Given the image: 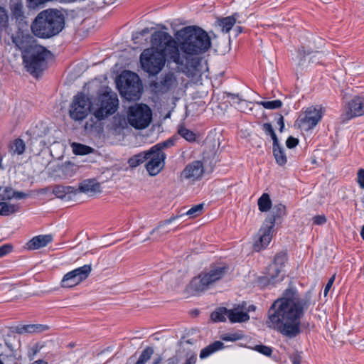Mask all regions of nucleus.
Here are the masks:
<instances>
[{"label":"nucleus","instance_id":"nucleus-49","mask_svg":"<svg viewBox=\"0 0 364 364\" xmlns=\"http://www.w3.org/2000/svg\"><path fill=\"white\" fill-rule=\"evenodd\" d=\"M13 246L11 244H5L0 246V258L11 252Z\"/></svg>","mask_w":364,"mask_h":364},{"label":"nucleus","instance_id":"nucleus-3","mask_svg":"<svg viewBox=\"0 0 364 364\" xmlns=\"http://www.w3.org/2000/svg\"><path fill=\"white\" fill-rule=\"evenodd\" d=\"M175 40L181 58L183 59V65L196 68L198 60L195 56L205 53L211 46V39L208 33L197 26H186L178 31Z\"/></svg>","mask_w":364,"mask_h":364},{"label":"nucleus","instance_id":"nucleus-4","mask_svg":"<svg viewBox=\"0 0 364 364\" xmlns=\"http://www.w3.org/2000/svg\"><path fill=\"white\" fill-rule=\"evenodd\" d=\"M65 19L62 11L55 9L41 11L34 18L31 29L33 34L41 39L58 36L65 28Z\"/></svg>","mask_w":364,"mask_h":364},{"label":"nucleus","instance_id":"nucleus-42","mask_svg":"<svg viewBox=\"0 0 364 364\" xmlns=\"http://www.w3.org/2000/svg\"><path fill=\"white\" fill-rule=\"evenodd\" d=\"M259 105H262L267 109H276L280 108L283 103L280 100H275L272 101H261L258 102Z\"/></svg>","mask_w":364,"mask_h":364},{"label":"nucleus","instance_id":"nucleus-54","mask_svg":"<svg viewBox=\"0 0 364 364\" xmlns=\"http://www.w3.org/2000/svg\"><path fill=\"white\" fill-rule=\"evenodd\" d=\"M149 32V28H145L142 29L141 31L136 32V33H134L133 36H132V39L134 41H136L140 36H144L145 35L148 34Z\"/></svg>","mask_w":364,"mask_h":364},{"label":"nucleus","instance_id":"nucleus-34","mask_svg":"<svg viewBox=\"0 0 364 364\" xmlns=\"http://www.w3.org/2000/svg\"><path fill=\"white\" fill-rule=\"evenodd\" d=\"M259 210L264 213L267 212L271 209L272 200L268 193H264L258 199L257 201Z\"/></svg>","mask_w":364,"mask_h":364},{"label":"nucleus","instance_id":"nucleus-58","mask_svg":"<svg viewBox=\"0 0 364 364\" xmlns=\"http://www.w3.org/2000/svg\"><path fill=\"white\" fill-rule=\"evenodd\" d=\"M165 364H178V358L177 356H172L166 360Z\"/></svg>","mask_w":364,"mask_h":364},{"label":"nucleus","instance_id":"nucleus-11","mask_svg":"<svg viewBox=\"0 0 364 364\" xmlns=\"http://www.w3.org/2000/svg\"><path fill=\"white\" fill-rule=\"evenodd\" d=\"M91 271L92 265L85 264L66 273L60 282L61 287L72 288L78 285L89 277Z\"/></svg>","mask_w":364,"mask_h":364},{"label":"nucleus","instance_id":"nucleus-47","mask_svg":"<svg viewBox=\"0 0 364 364\" xmlns=\"http://www.w3.org/2000/svg\"><path fill=\"white\" fill-rule=\"evenodd\" d=\"M114 125L117 128H124L127 126V120L124 117H114Z\"/></svg>","mask_w":364,"mask_h":364},{"label":"nucleus","instance_id":"nucleus-9","mask_svg":"<svg viewBox=\"0 0 364 364\" xmlns=\"http://www.w3.org/2000/svg\"><path fill=\"white\" fill-rule=\"evenodd\" d=\"M98 107L94 112L95 117L101 121L115 113L119 107V100L116 93L105 91L98 97Z\"/></svg>","mask_w":364,"mask_h":364},{"label":"nucleus","instance_id":"nucleus-62","mask_svg":"<svg viewBox=\"0 0 364 364\" xmlns=\"http://www.w3.org/2000/svg\"><path fill=\"white\" fill-rule=\"evenodd\" d=\"M31 364H48V362H46L44 360L39 359V360H37L34 361Z\"/></svg>","mask_w":364,"mask_h":364},{"label":"nucleus","instance_id":"nucleus-37","mask_svg":"<svg viewBox=\"0 0 364 364\" xmlns=\"http://www.w3.org/2000/svg\"><path fill=\"white\" fill-rule=\"evenodd\" d=\"M176 139H177V138L176 136H171L164 141L159 142V143L154 145L153 146H151V148L154 151L155 150L159 152H164L163 150L164 149H168V148H170V147L174 146L175 143L176 141Z\"/></svg>","mask_w":364,"mask_h":364},{"label":"nucleus","instance_id":"nucleus-13","mask_svg":"<svg viewBox=\"0 0 364 364\" xmlns=\"http://www.w3.org/2000/svg\"><path fill=\"white\" fill-rule=\"evenodd\" d=\"M151 147L149 149L148 161L146 164V169L150 176H156L164 167L166 154L164 152H159Z\"/></svg>","mask_w":364,"mask_h":364},{"label":"nucleus","instance_id":"nucleus-57","mask_svg":"<svg viewBox=\"0 0 364 364\" xmlns=\"http://www.w3.org/2000/svg\"><path fill=\"white\" fill-rule=\"evenodd\" d=\"M334 279H335V277H332L331 278L329 279V280L328 281L326 287H325V289H324V295L326 296L328 291L330 290V289L331 288L332 285H333V283L334 282Z\"/></svg>","mask_w":364,"mask_h":364},{"label":"nucleus","instance_id":"nucleus-20","mask_svg":"<svg viewBox=\"0 0 364 364\" xmlns=\"http://www.w3.org/2000/svg\"><path fill=\"white\" fill-rule=\"evenodd\" d=\"M52 193L58 198L69 201L78 193V190L70 186L55 185Z\"/></svg>","mask_w":364,"mask_h":364},{"label":"nucleus","instance_id":"nucleus-35","mask_svg":"<svg viewBox=\"0 0 364 364\" xmlns=\"http://www.w3.org/2000/svg\"><path fill=\"white\" fill-rule=\"evenodd\" d=\"M19 209V206L15 204H9L6 202H0V215L9 216L16 213Z\"/></svg>","mask_w":364,"mask_h":364},{"label":"nucleus","instance_id":"nucleus-43","mask_svg":"<svg viewBox=\"0 0 364 364\" xmlns=\"http://www.w3.org/2000/svg\"><path fill=\"white\" fill-rule=\"evenodd\" d=\"M14 198V189L11 187H0V199L9 200Z\"/></svg>","mask_w":364,"mask_h":364},{"label":"nucleus","instance_id":"nucleus-38","mask_svg":"<svg viewBox=\"0 0 364 364\" xmlns=\"http://www.w3.org/2000/svg\"><path fill=\"white\" fill-rule=\"evenodd\" d=\"M72 147L73 153L76 155H87L93 151L90 146L79 143H73Z\"/></svg>","mask_w":364,"mask_h":364},{"label":"nucleus","instance_id":"nucleus-31","mask_svg":"<svg viewBox=\"0 0 364 364\" xmlns=\"http://www.w3.org/2000/svg\"><path fill=\"white\" fill-rule=\"evenodd\" d=\"M10 10L12 17L16 20H21L24 17L23 6L21 0L11 1Z\"/></svg>","mask_w":364,"mask_h":364},{"label":"nucleus","instance_id":"nucleus-30","mask_svg":"<svg viewBox=\"0 0 364 364\" xmlns=\"http://www.w3.org/2000/svg\"><path fill=\"white\" fill-rule=\"evenodd\" d=\"M272 153L275 159L276 163L281 166H284L287 162V158L283 146L277 142V144H273L272 145Z\"/></svg>","mask_w":364,"mask_h":364},{"label":"nucleus","instance_id":"nucleus-1","mask_svg":"<svg viewBox=\"0 0 364 364\" xmlns=\"http://www.w3.org/2000/svg\"><path fill=\"white\" fill-rule=\"evenodd\" d=\"M310 305V296L301 297L296 287H288L271 304L267 324L284 336L294 338L301 333V318Z\"/></svg>","mask_w":364,"mask_h":364},{"label":"nucleus","instance_id":"nucleus-25","mask_svg":"<svg viewBox=\"0 0 364 364\" xmlns=\"http://www.w3.org/2000/svg\"><path fill=\"white\" fill-rule=\"evenodd\" d=\"M287 261V254L286 252L282 251L275 255L274 261L268 267L269 270L276 274L281 275V271L283 265Z\"/></svg>","mask_w":364,"mask_h":364},{"label":"nucleus","instance_id":"nucleus-6","mask_svg":"<svg viewBox=\"0 0 364 364\" xmlns=\"http://www.w3.org/2000/svg\"><path fill=\"white\" fill-rule=\"evenodd\" d=\"M228 270L229 267L226 264H212L209 269L203 270L191 280L189 289L194 294L203 292L210 285L223 279Z\"/></svg>","mask_w":364,"mask_h":364},{"label":"nucleus","instance_id":"nucleus-32","mask_svg":"<svg viewBox=\"0 0 364 364\" xmlns=\"http://www.w3.org/2000/svg\"><path fill=\"white\" fill-rule=\"evenodd\" d=\"M177 133L189 143L196 141V134L192 130L186 128L183 124H181L178 127Z\"/></svg>","mask_w":364,"mask_h":364},{"label":"nucleus","instance_id":"nucleus-19","mask_svg":"<svg viewBox=\"0 0 364 364\" xmlns=\"http://www.w3.org/2000/svg\"><path fill=\"white\" fill-rule=\"evenodd\" d=\"M311 55L309 59V63L318 64L322 61L323 53L319 51H312L306 50L304 46H301L298 50L299 65L301 66L304 65L306 57Z\"/></svg>","mask_w":364,"mask_h":364},{"label":"nucleus","instance_id":"nucleus-2","mask_svg":"<svg viewBox=\"0 0 364 364\" xmlns=\"http://www.w3.org/2000/svg\"><path fill=\"white\" fill-rule=\"evenodd\" d=\"M151 47L144 49L140 55V63L144 71L156 75L164 67L166 60L183 65L177 43L167 32L156 31L151 34Z\"/></svg>","mask_w":364,"mask_h":364},{"label":"nucleus","instance_id":"nucleus-23","mask_svg":"<svg viewBox=\"0 0 364 364\" xmlns=\"http://www.w3.org/2000/svg\"><path fill=\"white\" fill-rule=\"evenodd\" d=\"M53 240L50 235H40L33 237L26 243V249L28 250H36L47 246Z\"/></svg>","mask_w":364,"mask_h":364},{"label":"nucleus","instance_id":"nucleus-45","mask_svg":"<svg viewBox=\"0 0 364 364\" xmlns=\"http://www.w3.org/2000/svg\"><path fill=\"white\" fill-rule=\"evenodd\" d=\"M252 349L265 356H270L272 353V348L262 344L256 345Z\"/></svg>","mask_w":364,"mask_h":364},{"label":"nucleus","instance_id":"nucleus-8","mask_svg":"<svg viewBox=\"0 0 364 364\" xmlns=\"http://www.w3.org/2000/svg\"><path fill=\"white\" fill-rule=\"evenodd\" d=\"M152 120V111L146 104H136L129 108L127 121L136 129L148 127Z\"/></svg>","mask_w":364,"mask_h":364},{"label":"nucleus","instance_id":"nucleus-21","mask_svg":"<svg viewBox=\"0 0 364 364\" xmlns=\"http://www.w3.org/2000/svg\"><path fill=\"white\" fill-rule=\"evenodd\" d=\"M78 193H84L92 196L102 191L101 184L95 179H87L82 181L78 188Z\"/></svg>","mask_w":364,"mask_h":364},{"label":"nucleus","instance_id":"nucleus-55","mask_svg":"<svg viewBox=\"0 0 364 364\" xmlns=\"http://www.w3.org/2000/svg\"><path fill=\"white\" fill-rule=\"evenodd\" d=\"M40 348L38 345H35L31 348V351L28 352V357L31 360H32L34 356L39 352Z\"/></svg>","mask_w":364,"mask_h":364},{"label":"nucleus","instance_id":"nucleus-22","mask_svg":"<svg viewBox=\"0 0 364 364\" xmlns=\"http://www.w3.org/2000/svg\"><path fill=\"white\" fill-rule=\"evenodd\" d=\"M284 279V275H276L273 272L267 267L265 275L259 277L257 279V284L261 288H265L269 285H275Z\"/></svg>","mask_w":364,"mask_h":364},{"label":"nucleus","instance_id":"nucleus-28","mask_svg":"<svg viewBox=\"0 0 364 364\" xmlns=\"http://www.w3.org/2000/svg\"><path fill=\"white\" fill-rule=\"evenodd\" d=\"M225 348V345L222 341H216L209 344L200 352V358L205 359L214 353Z\"/></svg>","mask_w":364,"mask_h":364},{"label":"nucleus","instance_id":"nucleus-61","mask_svg":"<svg viewBox=\"0 0 364 364\" xmlns=\"http://www.w3.org/2000/svg\"><path fill=\"white\" fill-rule=\"evenodd\" d=\"M243 31V28L240 26H237L234 28V32H235V36H238L240 33H241Z\"/></svg>","mask_w":364,"mask_h":364},{"label":"nucleus","instance_id":"nucleus-64","mask_svg":"<svg viewBox=\"0 0 364 364\" xmlns=\"http://www.w3.org/2000/svg\"><path fill=\"white\" fill-rule=\"evenodd\" d=\"M76 346V343L74 342H70L68 344V347L69 348H74Z\"/></svg>","mask_w":364,"mask_h":364},{"label":"nucleus","instance_id":"nucleus-36","mask_svg":"<svg viewBox=\"0 0 364 364\" xmlns=\"http://www.w3.org/2000/svg\"><path fill=\"white\" fill-rule=\"evenodd\" d=\"M228 309L225 307L218 308L210 314V318L214 322H224L228 318Z\"/></svg>","mask_w":364,"mask_h":364},{"label":"nucleus","instance_id":"nucleus-44","mask_svg":"<svg viewBox=\"0 0 364 364\" xmlns=\"http://www.w3.org/2000/svg\"><path fill=\"white\" fill-rule=\"evenodd\" d=\"M262 130L264 132L266 135H269L273 141V144H277L279 141L277 136L270 123H264L262 125Z\"/></svg>","mask_w":364,"mask_h":364},{"label":"nucleus","instance_id":"nucleus-60","mask_svg":"<svg viewBox=\"0 0 364 364\" xmlns=\"http://www.w3.org/2000/svg\"><path fill=\"white\" fill-rule=\"evenodd\" d=\"M163 357L161 355H158L153 360L152 364H161Z\"/></svg>","mask_w":364,"mask_h":364},{"label":"nucleus","instance_id":"nucleus-50","mask_svg":"<svg viewBox=\"0 0 364 364\" xmlns=\"http://www.w3.org/2000/svg\"><path fill=\"white\" fill-rule=\"evenodd\" d=\"M357 182L360 188L364 189V169L360 168L357 173Z\"/></svg>","mask_w":364,"mask_h":364},{"label":"nucleus","instance_id":"nucleus-33","mask_svg":"<svg viewBox=\"0 0 364 364\" xmlns=\"http://www.w3.org/2000/svg\"><path fill=\"white\" fill-rule=\"evenodd\" d=\"M149 150L141 151L130 157L128 164L131 168H135L148 160Z\"/></svg>","mask_w":364,"mask_h":364},{"label":"nucleus","instance_id":"nucleus-39","mask_svg":"<svg viewBox=\"0 0 364 364\" xmlns=\"http://www.w3.org/2000/svg\"><path fill=\"white\" fill-rule=\"evenodd\" d=\"M243 332L237 330L235 332H229L221 335V339L224 341H236L241 340L244 338Z\"/></svg>","mask_w":364,"mask_h":364},{"label":"nucleus","instance_id":"nucleus-59","mask_svg":"<svg viewBox=\"0 0 364 364\" xmlns=\"http://www.w3.org/2000/svg\"><path fill=\"white\" fill-rule=\"evenodd\" d=\"M278 117L277 119V124L279 126V127H282L284 126V117L280 114H277Z\"/></svg>","mask_w":364,"mask_h":364},{"label":"nucleus","instance_id":"nucleus-48","mask_svg":"<svg viewBox=\"0 0 364 364\" xmlns=\"http://www.w3.org/2000/svg\"><path fill=\"white\" fill-rule=\"evenodd\" d=\"M326 221L327 220L324 215H318L312 218L313 224L316 225H323Z\"/></svg>","mask_w":364,"mask_h":364},{"label":"nucleus","instance_id":"nucleus-18","mask_svg":"<svg viewBox=\"0 0 364 364\" xmlns=\"http://www.w3.org/2000/svg\"><path fill=\"white\" fill-rule=\"evenodd\" d=\"M286 215V206L282 203L274 205L269 214L265 219L267 225L274 227L277 223H281Z\"/></svg>","mask_w":364,"mask_h":364},{"label":"nucleus","instance_id":"nucleus-17","mask_svg":"<svg viewBox=\"0 0 364 364\" xmlns=\"http://www.w3.org/2000/svg\"><path fill=\"white\" fill-rule=\"evenodd\" d=\"M273 229L274 227L267 225V224L264 223L257 234L258 240H257L254 244V249L255 251H260L269 244L272 237Z\"/></svg>","mask_w":364,"mask_h":364},{"label":"nucleus","instance_id":"nucleus-63","mask_svg":"<svg viewBox=\"0 0 364 364\" xmlns=\"http://www.w3.org/2000/svg\"><path fill=\"white\" fill-rule=\"evenodd\" d=\"M228 96L230 97V98L232 100L237 99L238 100H240V99L239 98V95L238 94H231V93H229Z\"/></svg>","mask_w":364,"mask_h":364},{"label":"nucleus","instance_id":"nucleus-26","mask_svg":"<svg viewBox=\"0 0 364 364\" xmlns=\"http://www.w3.org/2000/svg\"><path fill=\"white\" fill-rule=\"evenodd\" d=\"M49 329V326L43 324L19 325L16 327V332L18 334L41 333Z\"/></svg>","mask_w":364,"mask_h":364},{"label":"nucleus","instance_id":"nucleus-27","mask_svg":"<svg viewBox=\"0 0 364 364\" xmlns=\"http://www.w3.org/2000/svg\"><path fill=\"white\" fill-rule=\"evenodd\" d=\"M225 348V345L222 341H216L209 344L200 352V358L205 359L214 353Z\"/></svg>","mask_w":364,"mask_h":364},{"label":"nucleus","instance_id":"nucleus-10","mask_svg":"<svg viewBox=\"0 0 364 364\" xmlns=\"http://www.w3.org/2000/svg\"><path fill=\"white\" fill-rule=\"evenodd\" d=\"M92 102L83 92L74 96L69 109L70 117L75 121L85 119L91 111Z\"/></svg>","mask_w":364,"mask_h":364},{"label":"nucleus","instance_id":"nucleus-56","mask_svg":"<svg viewBox=\"0 0 364 364\" xmlns=\"http://www.w3.org/2000/svg\"><path fill=\"white\" fill-rule=\"evenodd\" d=\"M28 194L25 193L22 191H17L14 190V198L16 199H25L28 198Z\"/></svg>","mask_w":364,"mask_h":364},{"label":"nucleus","instance_id":"nucleus-51","mask_svg":"<svg viewBox=\"0 0 364 364\" xmlns=\"http://www.w3.org/2000/svg\"><path fill=\"white\" fill-rule=\"evenodd\" d=\"M197 361V355L195 353L186 354L185 362L183 364H196Z\"/></svg>","mask_w":364,"mask_h":364},{"label":"nucleus","instance_id":"nucleus-40","mask_svg":"<svg viewBox=\"0 0 364 364\" xmlns=\"http://www.w3.org/2000/svg\"><path fill=\"white\" fill-rule=\"evenodd\" d=\"M154 353V350L151 346L146 347L141 352L139 359L135 364H146V363L151 358Z\"/></svg>","mask_w":364,"mask_h":364},{"label":"nucleus","instance_id":"nucleus-15","mask_svg":"<svg viewBox=\"0 0 364 364\" xmlns=\"http://www.w3.org/2000/svg\"><path fill=\"white\" fill-rule=\"evenodd\" d=\"M204 173V166L201 161L196 160L188 164L181 173V180L191 179L193 181L200 180Z\"/></svg>","mask_w":364,"mask_h":364},{"label":"nucleus","instance_id":"nucleus-7","mask_svg":"<svg viewBox=\"0 0 364 364\" xmlns=\"http://www.w3.org/2000/svg\"><path fill=\"white\" fill-rule=\"evenodd\" d=\"M121 95L128 101L138 100L142 93V84L139 75L132 71H125L117 81Z\"/></svg>","mask_w":364,"mask_h":364},{"label":"nucleus","instance_id":"nucleus-16","mask_svg":"<svg viewBox=\"0 0 364 364\" xmlns=\"http://www.w3.org/2000/svg\"><path fill=\"white\" fill-rule=\"evenodd\" d=\"M203 207H204L203 203H200V204H198V205H196L193 206L192 208H191L188 210H187L185 213H179L178 215H173V216L171 217L170 218H168L167 220L161 221L159 223V225H157V227L154 228L150 232V235H152L155 231L159 230L162 226H164V225H169L171 223H173V221H175L176 219H178V218H181L182 216L188 215V216H189L190 218H196L197 216H199L203 213Z\"/></svg>","mask_w":364,"mask_h":364},{"label":"nucleus","instance_id":"nucleus-52","mask_svg":"<svg viewBox=\"0 0 364 364\" xmlns=\"http://www.w3.org/2000/svg\"><path fill=\"white\" fill-rule=\"evenodd\" d=\"M298 144L299 139L293 137L292 136H289L286 141V146L289 149H293L296 147L298 145Z\"/></svg>","mask_w":364,"mask_h":364},{"label":"nucleus","instance_id":"nucleus-41","mask_svg":"<svg viewBox=\"0 0 364 364\" xmlns=\"http://www.w3.org/2000/svg\"><path fill=\"white\" fill-rule=\"evenodd\" d=\"M25 143L21 139H15L10 145L11 151L14 154H21L25 151Z\"/></svg>","mask_w":364,"mask_h":364},{"label":"nucleus","instance_id":"nucleus-53","mask_svg":"<svg viewBox=\"0 0 364 364\" xmlns=\"http://www.w3.org/2000/svg\"><path fill=\"white\" fill-rule=\"evenodd\" d=\"M289 359L291 361L292 364H301V353L299 352H294L289 356Z\"/></svg>","mask_w":364,"mask_h":364},{"label":"nucleus","instance_id":"nucleus-14","mask_svg":"<svg viewBox=\"0 0 364 364\" xmlns=\"http://www.w3.org/2000/svg\"><path fill=\"white\" fill-rule=\"evenodd\" d=\"M364 115V95L354 96L347 104V111L343 115L344 120Z\"/></svg>","mask_w":364,"mask_h":364},{"label":"nucleus","instance_id":"nucleus-24","mask_svg":"<svg viewBox=\"0 0 364 364\" xmlns=\"http://www.w3.org/2000/svg\"><path fill=\"white\" fill-rule=\"evenodd\" d=\"M228 318L232 323H242L246 322L250 319V315L247 312L242 311L240 305H238L237 307L232 309H228Z\"/></svg>","mask_w":364,"mask_h":364},{"label":"nucleus","instance_id":"nucleus-12","mask_svg":"<svg viewBox=\"0 0 364 364\" xmlns=\"http://www.w3.org/2000/svg\"><path fill=\"white\" fill-rule=\"evenodd\" d=\"M322 115L321 109L309 107L299 115L295 123L299 129L309 131L318 124Z\"/></svg>","mask_w":364,"mask_h":364},{"label":"nucleus","instance_id":"nucleus-5","mask_svg":"<svg viewBox=\"0 0 364 364\" xmlns=\"http://www.w3.org/2000/svg\"><path fill=\"white\" fill-rule=\"evenodd\" d=\"M14 42L21 50L23 63L27 72L34 77H39L47 68L50 50L41 45H27L23 39H15Z\"/></svg>","mask_w":364,"mask_h":364},{"label":"nucleus","instance_id":"nucleus-29","mask_svg":"<svg viewBox=\"0 0 364 364\" xmlns=\"http://www.w3.org/2000/svg\"><path fill=\"white\" fill-rule=\"evenodd\" d=\"M239 17L238 13H234L232 15L223 17L218 19V25L221 28L223 33H228L233 26L236 23L237 19Z\"/></svg>","mask_w":364,"mask_h":364},{"label":"nucleus","instance_id":"nucleus-46","mask_svg":"<svg viewBox=\"0 0 364 364\" xmlns=\"http://www.w3.org/2000/svg\"><path fill=\"white\" fill-rule=\"evenodd\" d=\"M50 0H26L27 6L29 9H35Z\"/></svg>","mask_w":364,"mask_h":364}]
</instances>
